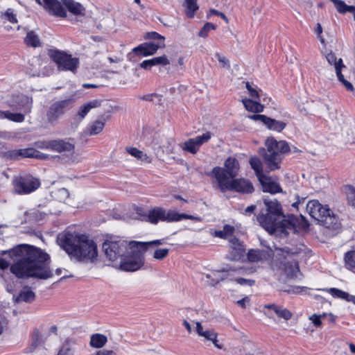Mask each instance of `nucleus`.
I'll list each match as a JSON object with an SVG mask.
<instances>
[{"label": "nucleus", "mask_w": 355, "mask_h": 355, "mask_svg": "<svg viewBox=\"0 0 355 355\" xmlns=\"http://www.w3.org/2000/svg\"><path fill=\"white\" fill-rule=\"evenodd\" d=\"M129 243L126 241L118 237H110L105 240L102 245V250L106 259L114 263L121 259L125 254Z\"/></svg>", "instance_id": "1a4fd4ad"}, {"label": "nucleus", "mask_w": 355, "mask_h": 355, "mask_svg": "<svg viewBox=\"0 0 355 355\" xmlns=\"http://www.w3.org/2000/svg\"><path fill=\"white\" fill-rule=\"evenodd\" d=\"M126 150L130 155L136 157L138 159L144 161L147 163L151 162L152 159L150 157H149L146 154L144 153L141 150H139L136 148L128 147L126 148Z\"/></svg>", "instance_id": "e433bc0d"}, {"label": "nucleus", "mask_w": 355, "mask_h": 355, "mask_svg": "<svg viewBox=\"0 0 355 355\" xmlns=\"http://www.w3.org/2000/svg\"><path fill=\"white\" fill-rule=\"evenodd\" d=\"M136 212L140 216L141 220L149 221L153 224L157 223L159 220L168 223L178 222L183 219H191L200 222L202 220L200 216L180 214L174 210L166 211L162 207H155L148 212L144 211L141 207H137Z\"/></svg>", "instance_id": "20e7f679"}, {"label": "nucleus", "mask_w": 355, "mask_h": 355, "mask_svg": "<svg viewBox=\"0 0 355 355\" xmlns=\"http://www.w3.org/2000/svg\"><path fill=\"white\" fill-rule=\"evenodd\" d=\"M92 355H116V353L112 350L103 349L97 351L95 354Z\"/></svg>", "instance_id": "e2e57ef3"}, {"label": "nucleus", "mask_w": 355, "mask_h": 355, "mask_svg": "<svg viewBox=\"0 0 355 355\" xmlns=\"http://www.w3.org/2000/svg\"><path fill=\"white\" fill-rule=\"evenodd\" d=\"M146 39L153 40L152 42H155V44H165V37L157 32H148L146 33Z\"/></svg>", "instance_id": "79ce46f5"}, {"label": "nucleus", "mask_w": 355, "mask_h": 355, "mask_svg": "<svg viewBox=\"0 0 355 355\" xmlns=\"http://www.w3.org/2000/svg\"><path fill=\"white\" fill-rule=\"evenodd\" d=\"M211 133L206 132L202 135H198L194 138H191L186 141L182 146V149L191 154H196L200 147L205 143H207L211 138Z\"/></svg>", "instance_id": "dca6fc26"}, {"label": "nucleus", "mask_w": 355, "mask_h": 355, "mask_svg": "<svg viewBox=\"0 0 355 355\" xmlns=\"http://www.w3.org/2000/svg\"><path fill=\"white\" fill-rule=\"evenodd\" d=\"M322 33V28L320 24L318 23L317 24V27H316V29H315V33L318 35V37H320V42L322 43H323L324 40L321 37Z\"/></svg>", "instance_id": "338daca9"}, {"label": "nucleus", "mask_w": 355, "mask_h": 355, "mask_svg": "<svg viewBox=\"0 0 355 355\" xmlns=\"http://www.w3.org/2000/svg\"><path fill=\"white\" fill-rule=\"evenodd\" d=\"M0 254L8 255L15 262L10 270L18 278L47 279L53 277L48 262L50 257L40 248L21 244L8 250H2Z\"/></svg>", "instance_id": "f257e3e1"}, {"label": "nucleus", "mask_w": 355, "mask_h": 355, "mask_svg": "<svg viewBox=\"0 0 355 355\" xmlns=\"http://www.w3.org/2000/svg\"><path fill=\"white\" fill-rule=\"evenodd\" d=\"M216 26L211 23H209V22L206 23L203 26V27L201 28V30L200 31V32L198 33L199 37H201L203 38L207 37L208 35V33L211 30H214L216 28Z\"/></svg>", "instance_id": "49530a36"}, {"label": "nucleus", "mask_w": 355, "mask_h": 355, "mask_svg": "<svg viewBox=\"0 0 355 355\" xmlns=\"http://www.w3.org/2000/svg\"><path fill=\"white\" fill-rule=\"evenodd\" d=\"M210 12H211V13H212L215 15L220 17L222 19L225 20L227 22L228 21V19L224 13L219 12L218 10H211Z\"/></svg>", "instance_id": "774afa93"}, {"label": "nucleus", "mask_w": 355, "mask_h": 355, "mask_svg": "<svg viewBox=\"0 0 355 355\" xmlns=\"http://www.w3.org/2000/svg\"><path fill=\"white\" fill-rule=\"evenodd\" d=\"M196 331L198 335L202 337L203 341H211L214 346L218 349H222L223 345L218 343L217 334L211 329H204L200 322L196 323Z\"/></svg>", "instance_id": "6ab92c4d"}, {"label": "nucleus", "mask_w": 355, "mask_h": 355, "mask_svg": "<svg viewBox=\"0 0 355 355\" xmlns=\"http://www.w3.org/2000/svg\"><path fill=\"white\" fill-rule=\"evenodd\" d=\"M224 166V168L220 167V168L224 170L223 171L226 177L229 178V180L234 178L238 175L239 163L236 158L232 157H228L225 160Z\"/></svg>", "instance_id": "5701e85b"}, {"label": "nucleus", "mask_w": 355, "mask_h": 355, "mask_svg": "<svg viewBox=\"0 0 355 355\" xmlns=\"http://www.w3.org/2000/svg\"><path fill=\"white\" fill-rule=\"evenodd\" d=\"M251 168L254 171L258 180L265 175L263 173V165L260 159L257 157H252L250 159Z\"/></svg>", "instance_id": "c9c22d12"}, {"label": "nucleus", "mask_w": 355, "mask_h": 355, "mask_svg": "<svg viewBox=\"0 0 355 355\" xmlns=\"http://www.w3.org/2000/svg\"><path fill=\"white\" fill-rule=\"evenodd\" d=\"M60 242L63 249L79 261L92 263L98 257L96 243L86 235L67 233L60 239Z\"/></svg>", "instance_id": "f03ea898"}, {"label": "nucleus", "mask_w": 355, "mask_h": 355, "mask_svg": "<svg viewBox=\"0 0 355 355\" xmlns=\"http://www.w3.org/2000/svg\"><path fill=\"white\" fill-rule=\"evenodd\" d=\"M284 272L288 278L295 279L297 277L300 273V268L297 261H286L284 263Z\"/></svg>", "instance_id": "c85d7f7f"}, {"label": "nucleus", "mask_w": 355, "mask_h": 355, "mask_svg": "<svg viewBox=\"0 0 355 355\" xmlns=\"http://www.w3.org/2000/svg\"><path fill=\"white\" fill-rule=\"evenodd\" d=\"M249 94L250 96L255 99V100H258L259 101V98H260V94H259V92L253 87V89H250V91H249Z\"/></svg>", "instance_id": "052dcab7"}, {"label": "nucleus", "mask_w": 355, "mask_h": 355, "mask_svg": "<svg viewBox=\"0 0 355 355\" xmlns=\"http://www.w3.org/2000/svg\"><path fill=\"white\" fill-rule=\"evenodd\" d=\"M12 184L16 193L26 195L37 190L40 186V181L31 174L23 173L13 178Z\"/></svg>", "instance_id": "9b49d317"}, {"label": "nucleus", "mask_w": 355, "mask_h": 355, "mask_svg": "<svg viewBox=\"0 0 355 355\" xmlns=\"http://www.w3.org/2000/svg\"><path fill=\"white\" fill-rule=\"evenodd\" d=\"M169 250L168 248L157 249L154 252L153 258L157 260L164 259L168 254Z\"/></svg>", "instance_id": "de8ad7c7"}, {"label": "nucleus", "mask_w": 355, "mask_h": 355, "mask_svg": "<svg viewBox=\"0 0 355 355\" xmlns=\"http://www.w3.org/2000/svg\"><path fill=\"white\" fill-rule=\"evenodd\" d=\"M6 19L9 21L12 24H17L18 20L17 19L16 15L13 13V10L11 8H8L6 10L4 14Z\"/></svg>", "instance_id": "603ef678"}, {"label": "nucleus", "mask_w": 355, "mask_h": 355, "mask_svg": "<svg viewBox=\"0 0 355 355\" xmlns=\"http://www.w3.org/2000/svg\"><path fill=\"white\" fill-rule=\"evenodd\" d=\"M35 1L51 15L62 18L67 17L63 2L59 0H35Z\"/></svg>", "instance_id": "4468645a"}, {"label": "nucleus", "mask_w": 355, "mask_h": 355, "mask_svg": "<svg viewBox=\"0 0 355 355\" xmlns=\"http://www.w3.org/2000/svg\"><path fill=\"white\" fill-rule=\"evenodd\" d=\"M184 6L186 7V13L187 17L193 18L194 17L195 12L198 9L197 0H185Z\"/></svg>", "instance_id": "ea45409f"}, {"label": "nucleus", "mask_w": 355, "mask_h": 355, "mask_svg": "<svg viewBox=\"0 0 355 355\" xmlns=\"http://www.w3.org/2000/svg\"><path fill=\"white\" fill-rule=\"evenodd\" d=\"M259 181L260 182L263 191L268 192L272 194L282 193V189L279 184L272 180L271 177L266 176V175L261 178H259Z\"/></svg>", "instance_id": "412c9836"}, {"label": "nucleus", "mask_w": 355, "mask_h": 355, "mask_svg": "<svg viewBox=\"0 0 355 355\" xmlns=\"http://www.w3.org/2000/svg\"><path fill=\"white\" fill-rule=\"evenodd\" d=\"M72 140L71 139H52L51 150L58 153H72L74 150V144L70 141Z\"/></svg>", "instance_id": "aec40b11"}, {"label": "nucleus", "mask_w": 355, "mask_h": 355, "mask_svg": "<svg viewBox=\"0 0 355 355\" xmlns=\"http://www.w3.org/2000/svg\"><path fill=\"white\" fill-rule=\"evenodd\" d=\"M309 320L313 322V325L316 327L322 324L321 315L313 314L309 317Z\"/></svg>", "instance_id": "6e6d98bb"}, {"label": "nucleus", "mask_w": 355, "mask_h": 355, "mask_svg": "<svg viewBox=\"0 0 355 355\" xmlns=\"http://www.w3.org/2000/svg\"><path fill=\"white\" fill-rule=\"evenodd\" d=\"M170 64L169 60L166 55L155 57L149 60H144L140 64V67L145 70H150L153 67L162 65L166 66Z\"/></svg>", "instance_id": "b1692460"}, {"label": "nucleus", "mask_w": 355, "mask_h": 355, "mask_svg": "<svg viewBox=\"0 0 355 355\" xmlns=\"http://www.w3.org/2000/svg\"><path fill=\"white\" fill-rule=\"evenodd\" d=\"M329 293L334 297L343 299V300H346L347 302V300H349L348 299L349 293L345 291H341L338 288H331L329 290Z\"/></svg>", "instance_id": "c03bdc74"}, {"label": "nucleus", "mask_w": 355, "mask_h": 355, "mask_svg": "<svg viewBox=\"0 0 355 355\" xmlns=\"http://www.w3.org/2000/svg\"><path fill=\"white\" fill-rule=\"evenodd\" d=\"M165 47V44L162 43L159 44H155V42H144L137 47L133 49V51L137 55H140L144 57L154 55L159 49H163Z\"/></svg>", "instance_id": "f3484780"}, {"label": "nucleus", "mask_w": 355, "mask_h": 355, "mask_svg": "<svg viewBox=\"0 0 355 355\" xmlns=\"http://www.w3.org/2000/svg\"><path fill=\"white\" fill-rule=\"evenodd\" d=\"M344 67L345 66L343 64V60L341 58L338 59V62L336 64V73L338 80L342 83L346 80L344 78V76L341 73V69Z\"/></svg>", "instance_id": "09e8293b"}, {"label": "nucleus", "mask_w": 355, "mask_h": 355, "mask_svg": "<svg viewBox=\"0 0 355 355\" xmlns=\"http://www.w3.org/2000/svg\"><path fill=\"white\" fill-rule=\"evenodd\" d=\"M104 125L105 124L103 121H96L90 127L89 135H98L103 130Z\"/></svg>", "instance_id": "a18cd8bd"}, {"label": "nucleus", "mask_w": 355, "mask_h": 355, "mask_svg": "<svg viewBox=\"0 0 355 355\" xmlns=\"http://www.w3.org/2000/svg\"><path fill=\"white\" fill-rule=\"evenodd\" d=\"M49 55L57 64L59 70L74 72L78 67V59L73 58L71 55L67 54L63 51L58 50H50L49 51Z\"/></svg>", "instance_id": "f8f14e48"}, {"label": "nucleus", "mask_w": 355, "mask_h": 355, "mask_svg": "<svg viewBox=\"0 0 355 355\" xmlns=\"http://www.w3.org/2000/svg\"><path fill=\"white\" fill-rule=\"evenodd\" d=\"M101 103L100 100H93L83 105L77 113L78 120L82 121L92 109L100 107Z\"/></svg>", "instance_id": "cd10ccee"}, {"label": "nucleus", "mask_w": 355, "mask_h": 355, "mask_svg": "<svg viewBox=\"0 0 355 355\" xmlns=\"http://www.w3.org/2000/svg\"><path fill=\"white\" fill-rule=\"evenodd\" d=\"M266 148L259 150L265 164L270 171H275L280 168V163L283 154L290 151L288 144L286 141H277L274 138H268L265 142Z\"/></svg>", "instance_id": "7ed1b4c3"}, {"label": "nucleus", "mask_w": 355, "mask_h": 355, "mask_svg": "<svg viewBox=\"0 0 355 355\" xmlns=\"http://www.w3.org/2000/svg\"><path fill=\"white\" fill-rule=\"evenodd\" d=\"M52 140H42V141H38L35 143V146L41 149H47L51 150L52 149Z\"/></svg>", "instance_id": "3c124183"}, {"label": "nucleus", "mask_w": 355, "mask_h": 355, "mask_svg": "<svg viewBox=\"0 0 355 355\" xmlns=\"http://www.w3.org/2000/svg\"><path fill=\"white\" fill-rule=\"evenodd\" d=\"M235 231L234 227L230 225H225L223 230L215 231L213 236L220 239H225L227 236H231Z\"/></svg>", "instance_id": "58836bf2"}, {"label": "nucleus", "mask_w": 355, "mask_h": 355, "mask_svg": "<svg viewBox=\"0 0 355 355\" xmlns=\"http://www.w3.org/2000/svg\"><path fill=\"white\" fill-rule=\"evenodd\" d=\"M256 209V205H252L246 207L244 210L243 214L246 216H250L252 214H254Z\"/></svg>", "instance_id": "0e129e2a"}, {"label": "nucleus", "mask_w": 355, "mask_h": 355, "mask_svg": "<svg viewBox=\"0 0 355 355\" xmlns=\"http://www.w3.org/2000/svg\"><path fill=\"white\" fill-rule=\"evenodd\" d=\"M24 42L28 46L33 48L41 46V42L39 36L34 31H28L24 38Z\"/></svg>", "instance_id": "f704fd0d"}, {"label": "nucleus", "mask_w": 355, "mask_h": 355, "mask_svg": "<svg viewBox=\"0 0 355 355\" xmlns=\"http://www.w3.org/2000/svg\"><path fill=\"white\" fill-rule=\"evenodd\" d=\"M266 117V115H262V114H252V115L248 116V118H250V119L254 120V121H259L263 124L264 123Z\"/></svg>", "instance_id": "bf43d9fd"}, {"label": "nucleus", "mask_w": 355, "mask_h": 355, "mask_svg": "<svg viewBox=\"0 0 355 355\" xmlns=\"http://www.w3.org/2000/svg\"><path fill=\"white\" fill-rule=\"evenodd\" d=\"M139 99L146 101H153L155 98L157 99L158 101H161L162 96L157 94H148L139 97Z\"/></svg>", "instance_id": "864d4df0"}, {"label": "nucleus", "mask_w": 355, "mask_h": 355, "mask_svg": "<svg viewBox=\"0 0 355 355\" xmlns=\"http://www.w3.org/2000/svg\"><path fill=\"white\" fill-rule=\"evenodd\" d=\"M263 124L270 130L282 132L286 126V123L266 116Z\"/></svg>", "instance_id": "7c9ffc66"}, {"label": "nucleus", "mask_w": 355, "mask_h": 355, "mask_svg": "<svg viewBox=\"0 0 355 355\" xmlns=\"http://www.w3.org/2000/svg\"><path fill=\"white\" fill-rule=\"evenodd\" d=\"M130 252L124 254L120 260L119 268L126 272L139 270L144 264V252L140 249L132 248L129 244Z\"/></svg>", "instance_id": "9d476101"}, {"label": "nucleus", "mask_w": 355, "mask_h": 355, "mask_svg": "<svg viewBox=\"0 0 355 355\" xmlns=\"http://www.w3.org/2000/svg\"><path fill=\"white\" fill-rule=\"evenodd\" d=\"M7 119L16 122V123H21L24 121L25 116L23 112H11L10 111L7 113Z\"/></svg>", "instance_id": "37998d69"}, {"label": "nucleus", "mask_w": 355, "mask_h": 355, "mask_svg": "<svg viewBox=\"0 0 355 355\" xmlns=\"http://www.w3.org/2000/svg\"><path fill=\"white\" fill-rule=\"evenodd\" d=\"M264 308L269 311H273L275 314L281 318L288 320L292 318V313L287 309L278 306L275 304H268L264 305Z\"/></svg>", "instance_id": "a878e982"}, {"label": "nucleus", "mask_w": 355, "mask_h": 355, "mask_svg": "<svg viewBox=\"0 0 355 355\" xmlns=\"http://www.w3.org/2000/svg\"><path fill=\"white\" fill-rule=\"evenodd\" d=\"M223 171L220 168V166H216L211 172V175L216 179L221 192L224 193L227 191H234L242 193L253 192V185L249 180L243 178L229 180Z\"/></svg>", "instance_id": "423d86ee"}, {"label": "nucleus", "mask_w": 355, "mask_h": 355, "mask_svg": "<svg viewBox=\"0 0 355 355\" xmlns=\"http://www.w3.org/2000/svg\"><path fill=\"white\" fill-rule=\"evenodd\" d=\"M229 245L230 248L229 254V259L232 261H239L244 255L245 248L242 242L238 239L234 237L229 241Z\"/></svg>", "instance_id": "a211bd4d"}, {"label": "nucleus", "mask_w": 355, "mask_h": 355, "mask_svg": "<svg viewBox=\"0 0 355 355\" xmlns=\"http://www.w3.org/2000/svg\"><path fill=\"white\" fill-rule=\"evenodd\" d=\"M65 8L73 15L84 16L85 8L83 6L73 0H63Z\"/></svg>", "instance_id": "393cba45"}, {"label": "nucleus", "mask_w": 355, "mask_h": 355, "mask_svg": "<svg viewBox=\"0 0 355 355\" xmlns=\"http://www.w3.org/2000/svg\"><path fill=\"white\" fill-rule=\"evenodd\" d=\"M165 243V239L153 240L148 242H141L132 241L130 242L132 248L140 249L144 252H146L148 248L151 246L161 245Z\"/></svg>", "instance_id": "bb28decb"}, {"label": "nucleus", "mask_w": 355, "mask_h": 355, "mask_svg": "<svg viewBox=\"0 0 355 355\" xmlns=\"http://www.w3.org/2000/svg\"><path fill=\"white\" fill-rule=\"evenodd\" d=\"M242 103L245 108L249 112L259 113L263 111L264 106L258 100L254 101L250 98H244L242 100Z\"/></svg>", "instance_id": "c756f323"}, {"label": "nucleus", "mask_w": 355, "mask_h": 355, "mask_svg": "<svg viewBox=\"0 0 355 355\" xmlns=\"http://www.w3.org/2000/svg\"><path fill=\"white\" fill-rule=\"evenodd\" d=\"M326 58H327V62L330 64H334V67L336 68V64L338 62V60H337V58H336L335 54L333 53L332 52H330L329 53H328L326 55Z\"/></svg>", "instance_id": "4d7b16f0"}, {"label": "nucleus", "mask_w": 355, "mask_h": 355, "mask_svg": "<svg viewBox=\"0 0 355 355\" xmlns=\"http://www.w3.org/2000/svg\"><path fill=\"white\" fill-rule=\"evenodd\" d=\"M74 102V94H73L66 99L56 101L51 103L46 111L45 123L52 127L58 125L59 120L73 107Z\"/></svg>", "instance_id": "6e6552de"}, {"label": "nucleus", "mask_w": 355, "mask_h": 355, "mask_svg": "<svg viewBox=\"0 0 355 355\" xmlns=\"http://www.w3.org/2000/svg\"><path fill=\"white\" fill-rule=\"evenodd\" d=\"M10 266V262L5 259L0 257V269L5 270Z\"/></svg>", "instance_id": "69168bd1"}, {"label": "nucleus", "mask_w": 355, "mask_h": 355, "mask_svg": "<svg viewBox=\"0 0 355 355\" xmlns=\"http://www.w3.org/2000/svg\"><path fill=\"white\" fill-rule=\"evenodd\" d=\"M35 298V295L29 288L24 287L16 298L17 302H32Z\"/></svg>", "instance_id": "72a5a7b5"}, {"label": "nucleus", "mask_w": 355, "mask_h": 355, "mask_svg": "<svg viewBox=\"0 0 355 355\" xmlns=\"http://www.w3.org/2000/svg\"><path fill=\"white\" fill-rule=\"evenodd\" d=\"M302 288L300 286L291 287L288 289L282 290V291L287 293H298L301 291Z\"/></svg>", "instance_id": "680f3d73"}, {"label": "nucleus", "mask_w": 355, "mask_h": 355, "mask_svg": "<svg viewBox=\"0 0 355 355\" xmlns=\"http://www.w3.org/2000/svg\"><path fill=\"white\" fill-rule=\"evenodd\" d=\"M234 281L240 285H248L252 286L254 284V281L252 279H248L243 277L236 278Z\"/></svg>", "instance_id": "5fc2aeb1"}, {"label": "nucleus", "mask_w": 355, "mask_h": 355, "mask_svg": "<svg viewBox=\"0 0 355 355\" xmlns=\"http://www.w3.org/2000/svg\"><path fill=\"white\" fill-rule=\"evenodd\" d=\"M273 255V251L268 248L267 250L252 249L248 252V259L251 262L267 260Z\"/></svg>", "instance_id": "4be33fe9"}, {"label": "nucleus", "mask_w": 355, "mask_h": 355, "mask_svg": "<svg viewBox=\"0 0 355 355\" xmlns=\"http://www.w3.org/2000/svg\"><path fill=\"white\" fill-rule=\"evenodd\" d=\"M331 2L334 3L337 11L340 14H345L354 10L353 6L347 5L343 0H332Z\"/></svg>", "instance_id": "a19ab883"}, {"label": "nucleus", "mask_w": 355, "mask_h": 355, "mask_svg": "<svg viewBox=\"0 0 355 355\" xmlns=\"http://www.w3.org/2000/svg\"><path fill=\"white\" fill-rule=\"evenodd\" d=\"M2 156L5 158L12 160H19L21 158H39L43 159L44 155L40 151L33 148H22L10 150L6 152H2Z\"/></svg>", "instance_id": "ddd939ff"}, {"label": "nucleus", "mask_w": 355, "mask_h": 355, "mask_svg": "<svg viewBox=\"0 0 355 355\" xmlns=\"http://www.w3.org/2000/svg\"><path fill=\"white\" fill-rule=\"evenodd\" d=\"M8 103L14 110L28 114L32 109L33 99L24 94H17L13 95Z\"/></svg>", "instance_id": "2eb2a0df"}, {"label": "nucleus", "mask_w": 355, "mask_h": 355, "mask_svg": "<svg viewBox=\"0 0 355 355\" xmlns=\"http://www.w3.org/2000/svg\"><path fill=\"white\" fill-rule=\"evenodd\" d=\"M347 198L352 206L355 207V188L351 185L347 187Z\"/></svg>", "instance_id": "8fccbe9b"}, {"label": "nucleus", "mask_w": 355, "mask_h": 355, "mask_svg": "<svg viewBox=\"0 0 355 355\" xmlns=\"http://www.w3.org/2000/svg\"><path fill=\"white\" fill-rule=\"evenodd\" d=\"M215 56L218 59V62L221 63L223 67H230V65L228 64L229 61L225 57L220 55L218 53H216Z\"/></svg>", "instance_id": "13d9d810"}, {"label": "nucleus", "mask_w": 355, "mask_h": 355, "mask_svg": "<svg viewBox=\"0 0 355 355\" xmlns=\"http://www.w3.org/2000/svg\"><path fill=\"white\" fill-rule=\"evenodd\" d=\"M107 342L106 336L101 334H94L90 337L89 345L94 348H102Z\"/></svg>", "instance_id": "473e14b6"}, {"label": "nucleus", "mask_w": 355, "mask_h": 355, "mask_svg": "<svg viewBox=\"0 0 355 355\" xmlns=\"http://www.w3.org/2000/svg\"><path fill=\"white\" fill-rule=\"evenodd\" d=\"M75 341L67 338L62 344L57 355H74Z\"/></svg>", "instance_id": "2f4dec72"}, {"label": "nucleus", "mask_w": 355, "mask_h": 355, "mask_svg": "<svg viewBox=\"0 0 355 355\" xmlns=\"http://www.w3.org/2000/svg\"><path fill=\"white\" fill-rule=\"evenodd\" d=\"M263 203L266 209L258 214L257 220L267 231L275 232L284 217L282 206L277 200L264 198Z\"/></svg>", "instance_id": "0eeeda50"}, {"label": "nucleus", "mask_w": 355, "mask_h": 355, "mask_svg": "<svg viewBox=\"0 0 355 355\" xmlns=\"http://www.w3.org/2000/svg\"><path fill=\"white\" fill-rule=\"evenodd\" d=\"M309 214L319 223L327 229L337 230L340 227L338 218L329 208L322 205L318 200H309L306 207Z\"/></svg>", "instance_id": "39448f33"}, {"label": "nucleus", "mask_w": 355, "mask_h": 355, "mask_svg": "<svg viewBox=\"0 0 355 355\" xmlns=\"http://www.w3.org/2000/svg\"><path fill=\"white\" fill-rule=\"evenodd\" d=\"M344 260L345 267L355 273V250L347 252L345 254Z\"/></svg>", "instance_id": "4c0bfd02"}]
</instances>
